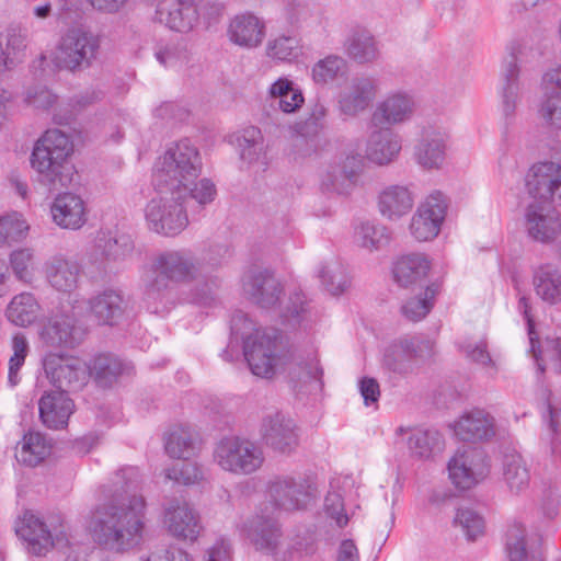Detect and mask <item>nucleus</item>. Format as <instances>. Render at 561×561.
<instances>
[{
    "label": "nucleus",
    "instance_id": "obj_34",
    "mask_svg": "<svg viewBox=\"0 0 561 561\" xmlns=\"http://www.w3.org/2000/svg\"><path fill=\"white\" fill-rule=\"evenodd\" d=\"M363 168L359 154L346 156L339 165H330L322 174L321 185L327 191L347 194Z\"/></svg>",
    "mask_w": 561,
    "mask_h": 561
},
{
    "label": "nucleus",
    "instance_id": "obj_50",
    "mask_svg": "<svg viewBox=\"0 0 561 561\" xmlns=\"http://www.w3.org/2000/svg\"><path fill=\"white\" fill-rule=\"evenodd\" d=\"M265 55L275 62L291 64L300 57L301 47L296 37L277 35L267 41Z\"/></svg>",
    "mask_w": 561,
    "mask_h": 561
},
{
    "label": "nucleus",
    "instance_id": "obj_18",
    "mask_svg": "<svg viewBox=\"0 0 561 561\" xmlns=\"http://www.w3.org/2000/svg\"><path fill=\"white\" fill-rule=\"evenodd\" d=\"M523 45L511 47V55L504 60L501 71L500 111L506 123H511L515 117L517 105L520 99L519 62L524 60Z\"/></svg>",
    "mask_w": 561,
    "mask_h": 561
},
{
    "label": "nucleus",
    "instance_id": "obj_22",
    "mask_svg": "<svg viewBox=\"0 0 561 561\" xmlns=\"http://www.w3.org/2000/svg\"><path fill=\"white\" fill-rule=\"evenodd\" d=\"M379 92V80L371 76L353 78L341 91L337 107L342 115L355 117L366 111Z\"/></svg>",
    "mask_w": 561,
    "mask_h": 561
},
{
    "label": "nucleus",
    "instance_id": "obj_46",
    "mask_svg": "<svg viewBox=\"0 0 561 561\" xmlns=\"http://www.w3.org/2000/svg\"><path fill=\"white\" fill-rule=\"evenodd\" d=\"M408 449L412 457L427 460L442 450V437L438 432L413 430L409 432Z\"/></svg>",
    "mask_w": 561,
    "mask_h": 561
},
{
    "label": "nucleus",
    "instance_id": "obj_30",
    "mask_svg": "<svg viewBox=\"0 0 561 561\" xmlns=\"http://www.w3.org/2000/svg\"><path fill=\"white\" fill-rule=\"evenodd\" d=\"M402 149L401 136L390 128L374 130L366 144L365 156L376 165H388L396 161Z\"/></svg>",
    "mask_w": 561,
    "mask_h": 561
},
{
    "label": "nucleus",
    "instance_id": "obj_9",
    "mask_svg": "<svg viewBox=\"0 0 561 561\" xmlns=\"http://www.w3.org/2000/svg\"><path fill=\"white\" fill-rule=\"evenodd\" d=\"M42 365L48 382L64 393L81 390L91 378L90 365L77 356L49 352Z\"/></svg>",
    "mask_w": 561,
    "mask_h": 561
},
{
    "label": "nucleus",
    "instance_id": "obj_15",
    "mask_svg": "<svg viewBox=\"0 0 561 561\" xmlns=\"http://www.w3.org/2000/svg\"><path fill=\"white\" fill-rule=\"evenodd\" d=\"M162 525L171 537L190 542L197 541L204 529L198 511L188 502L178 499L164 505Z\"/></svg>",
    "mask_w": 561,
    "mask_h": 561
},
{
    "label": "nucleus",
    "instance_id": "obj_51",
    "mask_svg": "<svg viewBox=\"0 0 561 561\" xmlns=\"http://www.w3.org/2000/svg\"><path fill=\"white\" fill-rule=\"evenodd\" d=\"M9 264L15 278L31 284L35 278L36 257L32 248H19L9 254Z\"/></svg>",
    "mask_w": 561,
    "mask_h": 561
},
{
    "label": "nucleus",
    "instance_id": "obj_27",
    "mask_svg": "<svg viewBox=\"0 0 561 561\" xmlns=\"http://www.w3.org/2000/svg\"><path fill=\"white\" fill-rule=\"evenodd\" d=\"M541 545L542 536L524 524L514 522L507 527L505 551L510 561H542Z\"/></svg>",
    "mask_w": 561,
    "mask_h": 561
},
{
    "label": "nucleus",
    "instance_id": "obj_60",
    "mask_svg": "<svg viewBox=\"0 0 561 561\" xmlns=\"http://www.w3.org/2000/svg\"><path fill=\"white\" fill-rule=\"evenodd\" d=\"M538 115L547 126L561 130V95L542 98L538 106Z\"/></svg>",
    "mask_w": 561,
    "mask_h": 561
},
{
    "label": "nucleus",
    "instance_id": "obj_42",
    "mask_svg": "<svg viewBox=\"0 0 561 561\" xmlns=\"http://www.w3.org/2000/svg\"><path fill=\"white\" fill-rule=\"evenodd\" d=\"M533 284L537 296L545 302H561V272L558 268L542 265L536 271Z\"/></svg>",
    "mask_w": 561,
    "mask_h": 561
},
{
    "label": "nucleus",
    "instance_id": "obj_63",
    "mask_svg": "<svg viewBox=\"0 0 561 561\" xmlns=\"http://www.w3.org/2000/svg\"><path fill=\"white\" fill-rule=\"evenodd\" d=\"M139 561H192L191 556L178 547L156 548L144 553Z\"/></svg>",
    "mask_w": 561,
    "mask_h": 561
},
{
    "label": "nucleus",
    "instance_id": "obj_33",
    "mask_svg": "<svg viewBox=\"0 0 561 561\" xmlns=\"http://www.w3.org/2000/svg\"><path fill=\"white\" fill-rule=\"evenodd\" d=\"M53 221L62 229L77 230L87 221L83 199L72 193L59 194L50 206Z\"/></svg>",
    "mask_w": 561,
    "mask_h": 561
},
{
    "label": "nucleus",
    "instance_id": "obj_19",
    "mask_svg": "<svg viewBox=\"0 0 561 561\" xmlns=\"http://www.w3.org/2000/svg\"><path fill=\"white\" fill-rule=\"evenodd\" d=\"M527 236L540 243H550L561 234V218L553 203L529 202L524 210Z\"/></svg>",
    "mask_w": 561,
    "mask_h": 561
},
{
    "label": "nucleus",
    "instance_id": "obj_62",
    "mask_svg": "<svg viewBox=\"0 0 561 561\" xmlns=\"http://www.w3.org/2000/svg\"><path fill=\"white\" fill-rule=\"evenodd\" d=\"M217 190L214 182L209 179H201L198 182L188 184L187 198H193L198 205L205 206L215 201Z\"/></svg>",
    "mask_w": 561,
    "mask_h": 561
},
{
    "label": "nucleus",
    "instance_id": "obj_45",
    "mask_svg": "<svg viewBox=\"0 0 561 561\" xmlns=\"http://www.w3.org/2000/svg\"><path fill=\"white\" fill-rule=\"evenodd\" d=\"M25 49V36L14 30L9 31L4 43L0 42V77L23 61Z\"/></svg>",
    "mask_w": 561,
    "mask_h": 561
},
{
    "label": "nucleus",
    "instance_id": "obj_59",
    "mask_svg": "<svg viewBox=\"0 0 561 561\" xmlns=\"http://www.w3.org/2000/svg\"><path fill=\"white\" fill-rule=\"evenodd\" d=\"M107 261L112 263L123 262L130 257L134 252V241L129 236L110 238L102 243Z\"/></svg>",
    "mask_w": 561,
    "mask_h": 561
},
{
    "label": "nucleus",
    "instance_id": "obj_53",
    "mask_svg": "<svg viewBox=\"0 0 561 561\" xmlns=\"http://www.w3.org/2000/svg\"><path fill=\"white\" fill-rule=\"evenodd\" d=\"M318 277L332 295H340L350 286L345 267L339 262H328L318 268Z\"/></svg>",
    "mask_w": 561,
    "mask_h": 561
},
{
    "label": "nucleus",
    "instance_id": "obj_32",
    "mask_svg": "<svg viewBox=\"0 0 561 561\" xmlns=\"http://www.w3.org/2000/svg\"><path fill=\"white\" fill-rule=\"evenodd\" d=\"M414 202V193L409 186L396 184L379 192L377 206L383 218L397 221L412 210Z\"/></svg>",
    "mask_w": 561,
    "mask_h": 561
},
{
    "label": "nucleus",
    "instance_id": "obj_6",
    "mask_svg": "<svg viewBox=\"0 0 561 561\" xmlns=\"http://www.w3.org/2000/svg\"><path fill=\"white\" fill-rule=\"evenodd\" d=\"M154 193L145 207L148 229L164 237L180 234L188 226L187 193L165 187H154Z\"/></svg>",
    "mask_w": 561,
    "mask_h": 561
},
{
    "label": "nucleus",
    "instance_id": "obj_64",
    "mask_svg": "<svg viewBox=\"0 0 561 561\" xmlns=\"http://www.w3.org/2000/svg\"><path fill=\"white\" fill-rule=\"evenodd\" d=\"M540 88L542 98L561 95V64H554L543 71Z\"/></svg>",
    "mask_w": 561,
    "mask_h": 561
},
{
    "label": "nucleus",
    "instance_id": "obj_49",
    "mask_svg": "<svg viewBox=\"0 0 561 561\" xmlns=\"http://www.w3.org/2000/svg\"><path fill=\"white\" fill-rule=\"evenodd\" d=\"M91 367V377L103 387L111 385L118 376L129 367L119 358L113 355H98L88 363Z\"/></svg>",
    "mask_w": 561,
    "mask_h": 561
},
{
    "label": "nucleus",
    "instance_id": "obj_28",
    "mask_svg": "<svg viewBox=\"0 0 561 561\" xmlns=\"http://www.w3.org/2000/svg\"><path fill=\"white\" fill-rule=\"evenodd\" d=\"M242 287L247 297L262 308L274 307L283 291L279 280L267 271L248 273Z\"/></svg>",
    "mask_w": 561,
    "mask_h": 561
},
{
    "label": "nucleus",
    "instance_id": "obj_41",
    "mask_svg": "<svg viewBox=\"0 0 561 561\" xmlns=\"http://www.w3.org/2000/svg\"><path fill=\"white\" fill-rule=\"evenodd\" d=\"M39 304L31 293L15 295L5 309L7 319L16 327H28L39 316Z\"/></svg>",
    "mask_w": 561,
    "mask_h": 561
},
{
    "label": "nucleus",
    "instance_id": "obj_1",
    "mask_svg": "<svg viewBox=\"0 0 561 561\" xmlns=\"http://www.w3.org/2000/svg\"><path fill=\"white\" fill-rule=\"evenodd\" d=\"M137 468L126 467L116 472L113 490L105 494L87 520L93 541L105 549L125 552L142 538L146 527V501L136 494L140 485Z\"/></svg>",
    "mask_w": 561,
    "mask_h": 561
},
{
    "label": "nucleus",
    "instance_id": "obj_17",
    "mask_svg": "<svg viewBox=\"0 0 561 561\" xmlns=\"http://www.w3.org/2000/svg\"><path fill=\"white\" fill-rule=\"evenodd\" d=\"M434 344L421 336L400 339L390 344L383 354V366L398 374H405L414 364L423 362L433 355Z\"/></svg>",
    "mask_w": 561,
    "mask_h": 561
},
{
    "label": "nucleus",
    "instance_id": "obj_11",
    "mask_svg": "<svg viewBox=\"0 0 561 561\" xmlns=\"http://www.w3.org/2000/svg\"><path fill=\"white\" fill-rule=\"evenodd\" d=\"M450 135L439 122H425L419 127L413 147L415 163L426 171L440 170L447 159Z\"/></svg>",
    "mask_w": 561,
    "mask_h": 561
},
{
    "label": "nucleus",
    "instance_id": "obj_39",
    "mask_svg": "<svg viewBox=\"0 0 561 561\" xmlns=\"http://www.w3.org/2000/svg\"><path fill=\"white\" fill-rule=\"evenodd\" d=\"M502 477L512 493L525 491L530 482V473L523 456L516 451L503 456Z\"/></svg>",
    "mask_w": 561,
    "mask_h": 561
},
{
    "label": "nucleus",
    "instance_id": "obj_16",
    "mask_svg": "<svg viewBox=\"0 0 561 561\" xmlns=\"http://www.w3.org/2000/svg\"><path fill=\"white\" fill-rule=\"evenodd\" d=\"M448 473L456 488L469 490L489 476L490 463L482 450L468 447L457 450L449 460Z\"/></svg>",
    "mask_w": 561,
    "mask_h": 561
},
{
    "label": "nucleus",
    "instance_id": "obj_35",
    "mask_svg": "<svg viewBox=\"0 0 561 561\" xmlns=\"http://www.w3.org/2000/svg\"><path fill=\"white\" fill-rule=\"evenodd\" d=\"M454 431L462 440L489 439L495 434L494 419L484 410L474 409L455 423Z\"/></svg>",
    "mask_w": 561,
    "mask_h": 561
},
{
    "label": "nucleus",
    "instance_id": "obj_14",
    "mask_svg": "<svg viewBox=\"0 0 561 561\" xmlns=\"http://www.w3.org/2000/svg\"><path fill=\"white\" fill-rule=\"evenodd\" d=\"M267 494L270 502L262 504L260 507L267 505L268 513L275 516L279 510L305 508L313 499L311 485L302 478L295 479L293 477L275 478L268 484Z\"/></svg>",
    "mask_w": 561,
    "mask_h": 561
},
{
    "label": "nucleus",
    "instance_id": "obj_36",
    "mask_svg": "<svg viewBox=\"0 0 561 561\" xmlns=\"http://www.w3.org/2000/svg\"><path fill=\"white\" fill-rule=\"evenodd\" d=\"M431 261L423 253H410L398 257L392 265V277L400 287H410L425 278Z\"/></svg>",
    "mask_w": 561,
    "mask_h": 561
},
{
    "label": "nucleus",
    "instance_id": "obj_37",
    "mask_svg": "<svg viewBox=\"0 0 561 561\" xmlns=\"http://www.w3.org/2000/svg\"><path fill=\"white\" fill-rule=\"evenodd\" d=\"M272 105L285 114L296 113L305 103L301 89L288 77H279L267 89Z\"/></svg>",
    "mask_w": 561,
    "mask_h": 561
},
{
    "label": "nucleus",
    "instance_id": "obj_12",
    "mask_svg": "<svg viewBox=\"0 0 561 561\" xmlns=\"http://www.w3.org/2000/svg\"><path fill=\"white\" fill-rule=\"evenodd\" d=\"M448 207V198L443 192H431L420 202L410 219V236L417 242L434 240L442 230Z\"/></svg>",
    "mask_w": 561,
    "mask_h": 561
},
{
    "label": "nucleus",
    "instance_id": "obj_3",
    "mask_svg": "<svg viewBox=\"0 0 561 561\" xmlns=\"http://www.w3.org/2000/svg\"><path fill=\"white\" fill-rule=\"evenodd\" d=\"M199 273L197 261L184 251H165L157 254L144 268L146 301L154 312L168 309L170 285L194 280Z\"/></svg>",
    "mask_w": 561,
    "mask_h": 561
},
{
    "label": "nucleus",
    "instance_id": "obj_56",
    "mask_svg": "<svg viewBox=\"0 0 561 561\" xmlns=\"http://www.w3.org/2000/svg\"><path fill=\"white\" fill-rule=\"evenodd\" d=\"M238 146L243 160L252 162L259 159L264 148L261 130L254 126L244 128L238 137Z\"/></svg>",
    "mask_w": 561,
    "mask_h": 561
},
{
    "label": "nucleus",
    "instance_id": "obj_57",
    "mask_svg": "<svg viewBox=\"0 0 561 561\" xmlns=\"http://www.w3.org/2000/svg\"><path fill=\"white\" fill-rule=\"evenodd\" d=\"M455 527L461 529L468 540H476L484 533V519L471 508H459L453 522Z\"/></svg>",
    "mask_w": 561,
    "mask_h": 561
},
{
    "label": "nucleus",
    "instance_id": "obj_55",
    "mask_svg": "<svg viewBox=\"0 0 561 561\" xmlns=\"http://www.w3.org/2000/svg\"><path fill=\"white\" fill-rule=\"evenodd\" d=\"M11 348L12 355L9 358L8 381L12 387H15L21 380L19 373L30 352L26 336L22 333L14 334L11 341Z\"/></svg>",
    "mask_w": 561,
    "mask_h": 561
},
{
    "label": "nucleus",
    "instance_id": "obj_24",
    "mask_svg": "<svg viewBox=\"0 0 561 561\" xmlns=\"http://www.w3.org/2000/svg\"><path fill=\"white\" fill-rule=\"evenodd\" d=\"M77 307L71 313H56L49 318L41 332L42 340L49 346L75 347L85 333V328L77 319Z\"/></svg>",
    "mask_w": 561,
    "mask_h": 561
},
{
    "label": "nucleus",
    "instance_id": "obj_26",
    "mask_svg": "<svg viewBox=\"0 0 561 561\" xmlns=\"http://www.w3.org/2000/svg\"><path fill=\"white\" fill-rule=\"evenodd\" d=\"M203 0H160L156 9L157 20L172 31L188 33L199 22L198 5Z\"/></svg>",
    "mask_w": 561,
    "mask_h": 561
},
{
    "label": "nucleus",
    "instance_id": "obj_13",
    "mask_svg": "<svg viewBox=\"0 0 561 561\" xmlns=\"http://www.w3.org/2000/svg\"><path fill=\"white\" fill-rule=\"evenodd\" d=\"M240 531L256 550L271 554L278 561L287 560L286 556L279 557L283 535L276 516L268 513L267 505L260 507L259 512L240 527Z\"/></svg>",
    "mask_w": 561,
    "mask_h": 561
},
{
    "label": "nucleus",
    "instance_id": "obj_47",
    "mask_svg": "<svg viewBox=\"0 0 561 561\" xmlns=\"http://www.w3.org/2000/svg\"><path fill=\"white\" fill-rule=\"evenodd\" d=\"M30 229V224L22 213L13 210L0 215V247H11L24 241Z\"/></svg>",
    "mask_w": 561,
    "mask_h": 561
},
{
    "label": "nucleus",
    "instance_id": "obj_10",
    "mask_svg": "<svg viewBox=\"0 0 561 561\" xmlns=\"http://www.w3.org/2000/svg\"><path fill=\"white\" fill-rule=\"evenodd\" d=\"M14 529L16 536L26 543L28 552L35 556H43L53 547H65L69 542L62 523L50 530L32 511H25L18 517Z\"/></svg>",
    "mask_w": 561,
    "mask_h": 561
},
{
    "label": "nucleus",
    "instance_id": "obj_43",
    "mask_svg": "<svg viewBox=\"0 0 561 561\" xmlns=\"http://www.w3.org/2000/svg\"><path fill=\"white\" fill-rule=\"evenodd\" d=\"M198 435L190 426H174L165 437L164 448L172 458L186 459L197 450Z\"/></svg>",
    "mask_w": 561,
    "mask_h": 561
},
{
    "label": "nucleus",
    "instance_id": "obj_8",
    "mask_svg": "<svg viewBox=\"0 0 561 561\" xmlns=\"http://www.w3.org/2000/svg\"><path fill=\"white\" fill-rule=\"evenodd\" d=\"M264 453L254 442L239 436L221 438L214 447L213 460L225 472L249 476L264 463Z\"/></svg>",
    "mask_w": 561,
    "mask_h": 561
},
{
    "label": "nucleus",
    "instance_id": "obj_52",
    "mask_svg": "<svg viewBox=\"0 0 561 561\" xmlns=\"http://www.w3.org/2000/svg\"><path fill=\"white\" fill-rule=\"evenodd\" d=\"M346 71L347 62L343 57L329 55L313 65L311 75L316 83L327 84L343 77Z\"/></svg>",
    "mask_w": 561,
    "mask_h": 561
},
{
    "label": "nucleus",
    "instance_id": "obj_23",
    "mask_svg": "<svg viewBox=\"0 0 561 561\" xmlns=\"http://www.w3.org/2000/svg\"><path fill=\"white\" fill-rule=\"evenodd\" d=\"M261 435L267 446L282 454H290L299 445L300 434L296 422L283 413L264 417Z\"/></svg>",
    "mask_w": 561,
    "mask_h": 561
},
{
    "label": "nucleus",
    "instance_id": "obj_31",
    "mask_svg": "<svg viewBox=\"0 0 561 561\" xmlns=\"http://www.w3.org/2000/svg\"><path fill=\"white\" fill-rule=\"evenodd\" d=\"M44 273L48 284L56 290L71 293L78 286L80 276L79 263L65 254H55L44 264Z\"/></svg>",
    "mask_w": 561,
    "mask_h": 561
},
{
    "label": "nucleus",
    "instance_id": "obj_54",
    "mask_svg": "<svg viewBox=\"0 0 561 561\" xmlns=\"http://www.w3.org/2000/svg\"><path fill=\"white\" fill-rule=\"evenodd\" d=\"M438 293L437 285H431L419 296L404 302L401 310L403 316L411 321H420L433 308L435 296Z\"/></svg>",
    "mask_w": 561,
    "mask_h": 561
},
{
    "label": "nucleus",
    "instance_id": "obj_5",
    "mask_svg": "<svg viewBox=\"0 0 561 561\" xmlns=\"http://www.w3.org/2000/svg\"><path fill=\"white\" fill-rule=\"evenodd\" d=\"M202 165L198 149L188 140H181L157 158L152 168V185L187 193L188 184L199 176Z\"/></svg>",
    "mask_w": 561,
    "mask_h": 561
},
{
    "label": "nucleus",
    "instance_id": "obj_44",
    "mask_svg": "<svg viewBox=\"0 0 561 561\" xmlns=\"http://www.w3.org/2000/svg\"><path fill=\"white\" fill-rule=\"evenodd\" d=\"M345 51L350 58L359 62H373L379 57V49L374 36L364 30L353 32L346 43Z\"/></svg>",
    "mask_w": 561,
    "mask_h": 561
},
{
    "label": "nucleus",
    "instance_id": "obj_40",
    "mask_svg": "<svg viewBox=\"0 0 561 561\" xmlns=\"http://www.w3.org/2000/svg\"><path fill=\"white\" fill-rule=\"evenodd\" d=\"M50 445L37 432H30L23 436L15 447V458L19 462L35 467L50 455Z\"/></svg>",
    "mask_w": 561,
    "mask_h": 561
},
{
    "label": "nucleus",
    "instance_id": "obj_58",
    "mask_svg": "<svg viewBox=\"0 0 561 561\" xmlns=\"http://www.w3.org/2000/svg\"><path fill=\"white\" fill-rule=\"evenodd\" d=\"M165 477L175 483L191 485L198 483L203 478V471L194 461H183L167 469Z\"/></svg>",
    "mask_w": 561,
    "mask_h": 561
},
{
    "label": "nucleus",
    "instance_id": "obj_20",
    "mask_svg": "<svg viewBox=\"0 0 561 561\" xmlns=\"http://www.w3.org/2000/svg\"><path fill=\"white\" fill-rule=\"evenodd\" d=\"M525 188L531 202L553 203L561 190V163L550 160L534 163L525 175Z\"/></svg>",
    "mask_w": 561,
    "mask_h": 561
},
{
    "label": "nucleus",
    "instance_id": "obj_2",
    "mask_svg": "<svg viewBox=\"0 0 561 561\" xmlns=\"http://www.w3.org/2000/svg\"><path fill=\"white\" fill-rule=\"evenodd\" d=\"M231 334V342L221 355L225 360L233 359L232 343L240 340L244 358L253 375L271 378L285 365V356L276 334L257 328L247 314L239 312L233 316Z\"/></svg>",
    "mask_w": 561,
    "mask_h": 561
},
{
    "label": "nucleus",
    "instance_id": "obj_38",
    "mask_svg": "<svg viewBox=\"0 0 561 561\" xmlns=\"http://www.w3.org/2000/svg\"><path fill=\"white\" fill-rule=\"evenodd\" d=\"M123 297L115 290H104L89 301L90 317L98 324H114L123 314Z\"/></svg>",
    "mask_w": 561,
    "mask_h": 561
},
{
    "label": "nucleus",
    "instance_id": "obj_4",
    "mask_svg": "<svg viewBox=\"0 0 561 561\" xmlns=\"http://www.w3.org/2000/svg\"><path fill=\"white\" fill-rule=\"evenodd\" d=\"M73 152L71 137L58 128H50L35 141L30 157L31 167L42 183L53 187L67 186L73 174Z\"/></svg>",
    "mask_w": 561,
    "mask_h": 561
},
{
    "label": "nucleus",
    "instance_id": "obj_21",
    "mask_svg": "<svg viewBox=\"0 0 561 561\" xmlns=\"http://www.w3.org/2000/svg\"><path fill=\"white\" fill-rule=\"evenodd\" d=\"M416 110L417 103L412 93L396 90L377 102L371 121L375 125L399 126L409 123Z\"/></svg>",
    "mask_w": 561,
    "mask_h": 561
},
{
    "label": "nucleus",
    "instance_id": "obj_7",
    "mask_svg": "<svg viewBox=\"0 0 561 561\" xmlns=\"http://www.w3.org/2000/svg\"><path fill=\"white\" fill-rule=\"evenodd\" d=\"M100 48V38L89 27H68L54 50V62L62 69L77 71L91 66Z\"/></svg>",
    "mask_w": 561,
    "mask_h": 561
},
{
    "label": "nucleus",
    "instance_id": "obj_29",
    "mask_svg": "<svg viewBox=\"0 0 561 561\" xmlns=\"http://www.w3.org/2000/svg\"><path fill=\"white\" fill-rule=\"evenodd\" d=\"M39 419L53 430L64 428L75 411L73 401L67 393L58 390L45 391L38 400Z\"/></svg>",
    "mask_w": 561,
    "mask_h": 561
},
{
    "label": "nucleus",
    "instance_id": "obj_25",
    "mask_svg": "<svg viewBox=\"0 0 561 561\" xmlns=\"http://www.w3.org/2000/svg\"><path fill=\"white\" fill-rule=\"evenodd\" d=\"M226 33L232 45L250 50L263 44L267 27L263 18L252 12H242L230 18Z\"/></svg>",
    "mask_w": 561,
    "mask_h": 561
},
{
    "label": "nucleus",
    "instance_id": "obj_61",
    "mask_svg": "<svg viewBox=\"0 0 561 561\" xmlns=\"http://www.w3.org/2000/svg\"><path fill=\"white\" fill-rule=\"evenodd\" d=\"M323 511L325 515L334 520L336 526L344 527L348 523L345 513L343 495L339 491H329L324 497Z\"/></svg>",
    "mask_w": 561,
    "mask_h": 561
},
{
    "label": "nucleus",
    "instance_id": "obj_48",
    "mask_svg": "<svg viewBox=\"0 0 561 561\" xmlns=\"http://www.w3.org/2000/svg\"><path fill=\"white\" fill-rule=\"evenodd\" d=\"M354 242L369 252L380 250L389 242L388 229L374 221L359 222L354 229Z\"/></svg>",
    "mask_w": 561,
    "mask_h": 561
}]
</instances>
